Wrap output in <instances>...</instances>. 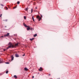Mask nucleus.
<instances>
[{
  "instance_id": "obj_1",
  "label": "nucleus",
  "mask_w": 79,
  "mask_h": 79,
  "mask_svg": "<svg viewBox=\"0 0 79 79\" xmlns=\"http://www.w3.org/2000/svg\"><path fill=\"white\" fill-rule=\"evenodd\" d=\"M9 45L8 46V47L7 48V49H8L9 48H11V47H12V48H14V47H15V46H14L13 44H11V43H9Z\"/></svg>"
},
{
  "instance_id": "obj_33",
  "label": "nucleus",
  "mask_w": 79,
  "mask_h": 79,
  "mask_svg": "<svg viewBox=\"0 0 79 79\" xmlns=\"http://www.w3.org/2000/svg\"><path fill=\"white\" fill-rule=\"evenodd\" d=\"M41 18H42V15H41Z\"/></svg>"
},
{
  "instance_id": "obj_10",
  "label": "nucleus",
  "mask_w": 79,
  "mask_h": 79,
  "mask_svg": "<svg viewBox=\"0 0 79 79\" xmlns=\"http://www.w3.org/2000/svg\"><path fill=\"white\" fill-rule=\"evenodd\" d=\"M32 19H33V21L35 22V20H34V17L32 16Z\"/></svg>"
},
{
  "instance_id": "obj_26",
  "label": "nucleus",
  "mask_w": 79,
  "mask_h": 79,
  "mask_svg": "<svg viewBox=\"0 0 79 79\" xmlns=\"http://www.w3.org/2000/svg\"><path fill=\"white\" fill-rule=\"evenodd\" d=\"M34 76H32V78H34Z\"/></svg>"
},
{
  "instance_id": "obj_25",
  "label": "nucleus",
  "mask_w": 79,
  "mask_h": 79,
  "mask_svg": "<svg viewBox=\"0 0 79 79\" xmlns=\"http://www.w3.org/2000/svg\"><path fill=\"white\" fill-rule=\"evenodd\" d=\"M6 63V64H9V63H8V62H7Z\"/></svg>"
},
{
  "instance_id": "obj_30",
  "label": "nucleus",
  "mask_w": 79,
  "mask_h": 79,
  "mask_svg": "<svg viewBox=\"0 0 79 79\" xmlns=\"http://www.w3.org/2000/svg\"><path fill=\"white\" fill-rule=\"evenodd\" d=\"M49 76H51V75L49 74Z\"/></svg>"
},
{
  "instance_id": "obj_24",
  "label": "nucleus",
  "mask_w": 79,
  "mask_h": 79,
  "mask_svg": "<svg viewBox=\"0 0 79 79\" xmlns=\"http://www.w3.org/2000/svg\"><path fill=\"white\" fill-rule=\"evenodd\" d=\"M16 8V7H14L13 8V9H15V8Z\"/></svg>"
},
{
  "instance_id": "obj_18",
  "label": "nucleus",
  "mask_w": 79,
  "mask_h": 79,
  "mask_svg": "<svg viewBox=\"0 0 79 79\" xmlns=\"http://www.w3.org/2000/svg\"><path fill=\"white\" fill-rule=\"evenodd\" d=\"M24 19H26V17L25 16H24Z\"/></svg>"
},
{
  "instance_id": "obj_20",
  "label": "nucleus",
  "mask_w": 79,
  "mask_h": 79,
  "mask_svg": "<svg viewBox=\"0 0 79 79\" xmlns=\"http://www.w3.org/2000/svg\"><path fill=\"white\" fill-rule=\"evenodd\" d=\"M31 30H32V29H33V28H32V27H31L30 28V29Z\"/></svg>"
},
{
  "instance_id": "obj_6",
  "label": "nucleus",
  "mask_w": 79,
  "mask_h": 79,
  "mask_svg": "<svg viewBox=\"0 0 79 79\" xmlns=\"http://www.w3.org/2000/svg\"><path fill=\"white\" fill-rule=\"evenodd\" d=\"M3 62V60H2V59H0V63H2Z\"/></svg>"
},
{
  "instance_id": "obj_13",
  "label": "nucleus",
  "mask_w": 79,
  "mask_h": 79,
  "mask_svg": "<svg viewBox=\"0 0 79 79\" xmlns=\"http://www.w3.org/2000/svg\"><path fill=\"white\" fill-rule=\"evenodd\" d=\"M18 43H17L16 44H15V46H18Z\"/></svg>"
},
{
  "instance_id": "obj_31",
  "label": "nucleus",
  "mask_w": 79,
  "mask_h": 79,
  "mask_svg": "<svg viewBox=\"0 0 79 79\" xmlns=\"http://www.w3.org/2000/svg\"><path fill=\"white\" fill-rule=\"evenodd\" d=\"M1 37H3V36H1Z\"/></svg>"
},
{
  "instance_id": "obj_29",
  "label": "nucleus",
  "mask_w": 79,
  "mask_h": 79,
  "mask_svg": "<svg viewBox=\"0 0 79 79\" xmlns=\"http://www.w3.org/2000/svg\"><path fill=\"white\" fill-rule=\"evenodd\" d=\"M35 8V9H37V7H36Z\"/></svg>"
},
{
  "instance_id": "obj_11",
  "label": "nucleus",
  "mask_w": 79,
  "mask_h": 79,
  "mask_svg": "<svg viewBox=\"0 0 79 79\" xmlns=\"http://www.w3.org/2000/svg\"><path fill=\"white\" fill-rule=\"evenodd\" d=\"M34 39V38H33L32 39H30V40H33Z\"/></svg>"
},
{
  "instance_id": "obj_32",
  "label": "nucleus",
  "mask_w": 79,
  "mask_h": 79,
  "mask_svg": "<svg viewBox=\"0 0 79 79\" xmlns=\"http://www.w3.org/2000/svg\"><path fill=\"white\" fill-rule=\"evenodd\" d=\"M6 50V49H4V51H5V50Z\"/></svg>"
},
{
  "instance_id": "obj_5",
  "label": "nucleus",
  "mask_w": 79,
  "mask_h": 79,
  "mask_svg": "<svg viewBox=\"0 0 79 79\" xmlns=\"http://www.w3.org/2000/svg\"><path fill=\"white\" fill-rule=\"evenodd\" d=\"M39 71H42V67H40V68L39 69Z\"/></svg>"
},
{
  "instance_id": "obj_21",
  "label": "nucleus",
  "mask_w": 79,
  "mask_h": 79,
  "mask_svg": "<svg viewBox=\"0 0 79 79\" xmlns=\"http://www.w3.org/2000/svg\"><path fill=\"white\" fill-rule=\"evenodd\" d=\"M1 6H4V5L3 4H1Z\"/></svg>"
},
{
  "instance_id": "obj_14",
  "label": "nucleus",
  "mask_w": 79,
  "mask_h": 79,
  "mask_svg": "<svg viewBox=\"0 0 79 79\" xmlns=\"http://www.w3.org/2000/svg\"><path fill=\"white\" fill-rule=\"evenodd\" d=\"M37 35V34H35V35H34V37H36Z\"/></svg>"
},
{
  "instance_id": "obj_8",
  "label": "nucleus",
  "mask_w": 79,
  "mask_h": 79,
  "mask_svg": "<svg viewBox=\"0 0 79 79\" xmlns=\"http://www.w3.org/2000/svg\"><path fill=\"white\" fill-rule=\"evenodd\" d=\"M15 56L16 57H19V56L18 54H15Z\"/></svg>"
},
{
  "instance_id": "obj_3",
  "label": "nucleus",
  "mask_w": 79,
  "mask_h": 79,
  "mask_svg": "<svg viewBox=\"0 0 79 79\" xmlns=\"http://www.w3.org/2000/svg\"><path fill=\"white\" fill-rule=\"evenodd\" d=\"M10 35V33H8L6 35H4V37H8V36H9Z\"/></svg>"
},
{
  "instance_id": "obj_16",
  "label": "nucleus",
  "mask_w": 79,
  "mask_h": 79,
  "mask_svg": "<svg viewBox=\"0 0 79 79\" xmlns=\"http://www.w3.org/2000/svg\"><path fill=\"white\" fill-rule=\"evenodd\" d=\"M6 73V74H8V71L7 70Z\"/></svg>"
},
{
  "instance_id": "obj_15",
  "label": "nucleus",
  "mask_w": 79,
  "mask_h": 79,
  "mask_svg": "<svg viewBox=\"0 0 79 79\" xmlns=\"http://www.w3.org/2000/svg\"><path fill=\"white\" fill-rule=\"evenodd\" d=\"M19 3H20V2H19V1H18L17 2V4H19Z\"/></svg>"
},
{
  "instance_id": "obj_27",
  "label": "nucleus",
  "mask_w": 79,
  "mask_h": 79,
  "mask_svg": "<svg viewBox=\"0 0 79 79\" xmlns=\"http://www.w3.org/2000/svg\"><path fill=\"white\" fill-rule=\"evenodd\" d=\"M14 35H15V36H16V35H17V34Z\"/></svg>"
},
{
  "instance_id": "obj_2",
  "label": "nucleus",
  "mask_w": 79,
  "mask_h": 79,
  "mask_svg": "<svg viewBox=\"0 0 79 79\" xmlns=\"http://www.w3.org/2000/svg\"><path fill=\"white\" fill-rule=\"evenodd\" d=\"M23 26H25V27H27V31H29V30H30V28L29 27H28V26H27L25 24V23H23Z\"/></svg>"
},
{
  "instance_id": "obj_12",
  "label": "nucleus",
  "mask_w": 79,
  "mask_h": 79,
  "mask_svg": "<svg viewBox=\"0 0 79 79\" xmlns=\"http://www.w3.org/2000/svg\"><path fill=\"white\" fill-rule=\"evenodd\" d=\"M24 69L25 70V71H27V70H28V69H27V68H24Z\"/></svg>"
},
{
  "instance_id": "obj_9",
  "label": "nucleus",
  "mask_w": 79,
  "mask_h": 79,
  "mask_svg": "<svg viewBox=\"0 0 79 79\" xmlns=\"http://www.w3.org/2000/svg\"><path fill=\"white\" fill-rule=\"evenodd\" d=\"M14 77H15V79H17L18 77H17V76H16V75H14Z\"/></svg>"
},
{
  "instance_id": "obj_17",
  "label": "nucleus",
  "mask_w": 79,
  "mask_h": 79,
  "mask_svg": "<svg viewBox=\"0 0 79 79\" xmlns=\"http://www.w3.org/2000/svg\"><path fill=\"white\" fill-rule=\"evenodd\" d=\"M25 11H27V10H28V9H27V8L25 9Z\"/></svg>"
},
{
  "instance_id": "obj_28",
  "label": "nucleus",
  "mask_w": 79,
  "mask_h": 79,
  "mask_svg": "<svg viewBox=\"0 0 79 79\" xmlns=\"http://www.w3.org/2000/svg\"><path fill=\"white\" fill-rule=\"evenodd\" d=\"M25 55V54H23V56H24Z\"/></svg>"
},
{
  "instance_id": "obj_19",
  "label": "nucleus",
  "mask_w": 79,
  "mask_h": 79,
  "mask_svg": "<svg viewBox=\"0 0 79 79\" xmlns=\"http://www.w3.org/2000/svg\"><path fill=\"white\" fill-rule=\"evenodd\" d=\"M32 11H33V9H31V13H32Z\"/></svg>"
},
{
  "instance_id": "obj_4",
  "label": "nucleus",
  "mask_w": 79,
  "mask_h": 79,
  "mask_svg": "<svg viewBox=\"0 0 79 79\" xmlns=\"http://www.w3.org/2000/svg\"><path fill=\"white\" fill-rule=\"evenodd\" d=\"M36 18H38V19H39V21H40V20H41V18L40 17V16H37L36 17Z\"/></svg>"
},
{
  "instance_id": "obj_23",
  "label": "nucleus",
  "mask_w": 79,
  "mask_h": 79,
  "mask_svg": "<svg viewBox=\"0 0 79 79\" xmlns=\"http://www.w3.org/2000/svg\"><path fill=\"white\" fill-rule=\"evenodd\" d=\"M2 14H1V15H0V17H2Z\"/></svg>"
},
{
  "instance_id": "obj_22",
  "label": "nucleus",
  "mask_w": 79,
  "mask_h": 79,
  "mask_svg": "<svg viewBox=\"0 0 79 79\" xmlns=\"http://www.w3.org/2000/svg\"><path fill=\"white\" fill-rule=\"evenodd\" d=\"M5 8H6V10H8V8H7V7H6Z\"/></svg>"
},
{
  "instance_id": "obj_7",
  "label": "nucleus",
  "mask_w": 79,
  "mask_h": 79,
  "mask_svg": "<svg viewBox=\"0 0 79 79\" xmlns=\"http://www.w3.org/2000/svg\"><path fill=\"white\" fill-rule=\"evenodd\" d=\"M11 60H13V59H14V57H13V56H11Z\"/></svg>"
}]
</instances>
